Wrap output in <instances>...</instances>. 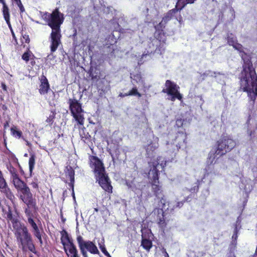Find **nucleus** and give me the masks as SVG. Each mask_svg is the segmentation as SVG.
<instances>
[{
	"mask_svg": "<svg viewBox=\"0 0 257 257\" xmlns=\"http://www.w3.org/2000/svg\"><path fill=\"white\" fill-rule=\"evenodd\" d=\"M242 59L243 64L239 77L240 89L247 92L248 97L253 105L257 96V75L253 67L251 57L244 53Z\"/></svg>",
	"mask_w": 257,
	"mask_h": 257,
	"instance_id": "f257e3e1",
	"label": "nucleus"
},
{
	"mask_svg": "<svg viewBox=\"0 0 257 257\" xmlns=\"http://www.w3.org/2000/svg\"><path fill=\"white\" fill-rule=\"evenodd\" d=\"M42 17L47 25L52 29L50 36V50L53 53L61 44V26L64 20V15L59 11L58 8H56L52 13H44Z\"/></svg>",
	"mask_w": 257,
	"mask_h": 257,
	"instance_id": "f03ea898",
	"label": "nucleus"
},
{
	"mask_svg": "<svg viewBox=\"0 0 257 257\" xmlns=\"http://www.w3.org/2000/svg\"><path fill=\"white\" fill-rule=\"evenodd\" d=\"M235 146V141L230 136L222 135L213 147L214 151L209 153L208 162L210 164H213L216 159H218L230 152Z\"/></svg>",
	"mask_w": 257,
	"mask_h": 257,
	"instance_id": "7ed1b4c3",
	"label": "nucleus"
},
{
	"mask_svg": "<svg viewBox=\"0 0 257 257\" xmlns=\"http://www.w3.org/2000/svg\"><path fill=\"white\" fill-rule=\"evenodd\" d=\"M14 229L15 230L14 234L18 244L19 247L21 246L22 250L25 251L28 248L30 251L36 254L37 253L36 247L27 227L24 224H22Z\"/></svg>",
	"mask_w": 257,
	"mask_h": 257,
	"instance_id": "20e7f679",
	"label": "nucleus"
},
{
	"mask_svg": "<svg viewBox=\"0 0 257 257\" xmlns=\"http://www.w3.org/2000/svg\"><path fill=\"white\" fill-rule=\"evenodd\" d=\"M17 191L18 197L26 205L25 208L33 209L37 212L38 208L37 201L27 183L24 181L14 186Z\"/></svg>",
	"mask_w": 257,
	"mask_h": 257,
	"instance_id": "39448f33",
	"label": "nucleus"
},
{
	"mask_svg": "<svg viewBox=\"0 0 257 257\" xmlns=\"http://www.w3.org/2000/svg\"><path fill=\"white\" fill-rule=\"evenodd\" d=\"M187 135L184 131H179L175 135L174 139L172 143L167 142L166 143L168 151L172 154H176L180 149L186 148Z\"/></svg>",
	"mask_w": 257,
	"mask_h": 257,
	"instance_id": "423d86ee",
	"label": "nucleus"
},
{
	"mask_svg": "<svg viewBox=\"0 0 257 257\" xmlns=\"http://www.w3.org/2000/svg\"><path fill=\"white\" fill-rule=\"evenodd\" d=\"M76 240L80 252L83 257H88L87 251L92 254H100V252L96 245L91 241H85L82 236L79 235Z\"/></svg>",
	"mask_w": 257,
	"mask_h": 257,
	"instance_id": "0eeeda50",
	"label": "nucleus"
},
{
	"mask_svg": "<svg viewBox=\"0 0 257 257\" xmlns=\"http://www.w3.org/2000/svg\"><path fill=\"white\" fill-rule=\"evenodd\" d=\"M68 103L72 115L78 124L83 125L84 122V117L82 114L83 110L81 104L75 98H70Z\"/></svg>",
	"mask_w": 257,
	"mask_h": 257,
	"instance_id": "6e6552de",
	"label": "nucleus"
},
{
	"mask_svg": "<svg viewBox=\"0 0 257 257\" xmlns=\"http://www.w3.org/2000/svg\"><path fill=\"white\" fill-rule=\"evenodd\" d=\"M165 88L163 89L162 92L170 95L171 96V101H174L176 99L180 101L182 100V95L179 91L180 87L176 83L170 80H167L165 82Z\"/></svg>",
	"mask_w": 257,
	"mask_h": 257,
	"instance_id": "1a4fd4ad",
	"label": "nucleus"
},
{
	"mask_svg": "<svg viewBox=\"0 0 257 257\" xmlns=\"http://www.w3.org/2000/svg\"><path fill=\"white\" fill-rule=\"evenodd\" d=\"M96 181L101 187L108 193H112V186L111 185V181L108 175L104 172L95 176Z\"/></svg>",
	"mask_w": 257,
	"mask_h": 257,
	"instance_id": "9d476101",
	"label": "nucleus"
},
{
	"mask_svg": "<svg viewBox=\"0 0 257 257\" xmlns=\"http://www.w3.org/2000/svg\"><path fill=\"white\" fill-rule=\"evenodd\" d=\"M89 161V166L93 169L95 176L105 171L103 162L97 156H90Z\"/></svg>",
	"mask_w": 257,
	"mask_h": 257,
	"instance_id": "9b49d317",
	"label": "nucleus"
},
{
	"mask_svg": "<svg viewBox=\"0 0 257 257\" xmlns=\"http://www.w3.org/2000/svg\"><path fill=\"white\" fill-rule=\"evenodd\" d=\"M166 33L164 31H155V38L152 39L150 43V46L151 45H155V48L154 51L160 50L159 47L161 45L164 46L165 43L166 38Z\"/></svg>",
	"mask_w": 257,
	"mask_h": 257,
	"instance_id": "f8f14e48",
	"label": "nucleus"
},
{
	"mask_svg": "<svg viewBox=\"0 0 257 257\" xmlns=\"http://www.w3.org/2000/svg\"><path fill=\"white\" fill-rule=\"evenodd\" d=\"M24 212L27 217L28 223L33 229V232L39 230L40 229L38 225L33 219V217H34V213H35L33 210L29 209V208H25Z\"/></svg>",
	"mask_w": 257,
	"mask_h": 257,
	"instance_id": "ddd939ff",
	"label": "nucleus"
},
{
	"mask_svg": "<svg viewBox=\"0 0 257 257\" xmlns=\"http://www.w3.org/2000/svg\"><path fill=\"white\" fill-rule=\"evenodd\" d=\"M179 11L176 8V7L172 10H169L164 16L162 19V21L166 24L170 21L174 17H175L176 20L179 22L181 23L183 19L181 15L179 13L178 16H176V15L178 13Z\"/></svg>",
	"mask_w": 257,
	"mask_h": 257,
	"instance_id": "4468645a",
	"label": "nucleus"
},
{
	"mask_svg": "<svg viewBox=\"0 0 257 257\" xmlns=\"http://www.w3.org/2000/svg\"><path fill=\"white\" fill-rule=\"evenodd\" d=\"M40 84L39 86V92L41 95H45L48 93L50 90V84L47 77L42 75L40 79Z\"/></svg>",
	"mask_w": 257,
	"mask_h": 257,
	"instance_id": "2eb2a0df",
	"label": "nucleus"
},
{
	"mask_svg": "<svg viewBox=\"0 0 257 257\" xmlns=\"http://www.w3.org/2000/svg\"><path fill=\"white\" fill-rule=\"evenodd\" d=\"M151 186L152 191L154 195L161 201L164 199L165 197L162 186L161 185L160 182L150 183Z\"/></svg>",
	"mask_w": 257,
	"mask_h": 257,
	"instance_id": "dca6fc26",
	"label": "nucleus"
},
{
	"mask_svg": "<svg viewBox=\"0 0 257 257\" xmlns=\"http://www.w3.org/2000/svg\"><path fill=\"white\" fill-rule=\"evenodd\" d=\"M157 142H153L151 141L145 147L146 151V155L149 158H153L154 157L155 150L159 147L158 138H156Z\"/></svg>",
	"mask_w": 257,
	"mask_h": 257,
	"instance_id": "f3484780",
	"label": "nucleus"
},
{
	"mask_svg": "<svg viewBox=\"0 0 257 257\" xmlns=\"http://www.w3.org/2000/svg\"><path fill=\"white\" fill-rule=\"evenodd\" d=\"M0 191L10 200L13 201L15 199V195L9 187L6 180L0 184Z\"/></svg>",
	"mask_w": 257,
	"mask_h": 257,
	"instance_id": "a211bd4d",
	"label": "nucleus"
},
{
	"mask_svg": "<svg viewBox=\"0 0 257 257\" xmlns=\"http://www.w3.org/2000/svg\"><path fill=\"white\" fill-rule=\"evenodd\" d=\"M8 169L11 174V179L14 186L23 181L19 177L17 170L12 165H10L8 167Z\"/></svg>",
	"mask_w": 257,
	"mask_h": 257,
	"instance_id": "6ab92c4d",
	"label": "nucleus"
},
{
	"mask_svg": "<svg viewBox=\"0 0 257 257\" xmlns=\"http://www.w3.org/2000/svg\"><path fill=\"white\" fill-rule=\"evenodd\" d=\"M66 176H68L70 179V182L69 183V186L72 190V195L75 198L74 195V182H75V171L74 169L71 167H67V171L66 172Z\"/></svg>",
	"mask_w": 257,
	"mask_h": 257,
	"instance_id": "aec40b11",
	"label": "nucleus"
},
{
	"mask_svg": "<svg viewBox=\"0 0 257 257\" xmlns=\"http://www.w3.org/2000/svg\"><path fill=\"white\" fill-rule=\"evenodd\" d=\"M6 214L7 215V220L11 221L14 229L22 225L19 221L18 216L13 214L12 211L10 207L9 208L8 211Z\"/></svg>",
	"mask_w": 257,
	"mask_h": 257,
	"instance_id": "412c9836",
	"label": "nucleus"
},
{
	"mask_svg": "<svg viewBox=\"0 0 257 257\" xmlns=\"http://www.w3.org/2000/svg\"><path fill=\"white\" fill-rule=\"evenodd\" d=\"M64 250L68 257H80L77 248L73 243L68 244L66 248H64Z\"/></svg>",
	"mask_w": 257,
	"mask_h": 257,
	"instance_id": "4be33fe9",
	"label": "nucleus"
},
{
	"mask_svg": "<svg viewBox=\"0 0 257 257\" xmlns=\"http://www.w3.org/2000/svg\"><path fill=\"white\" fill-rule=\"evenodd\" d=\"M158 164L159 163L154 165L153 168L150 171V174L151 175V176L150 178L149 183L160 182L159 180L160 171L157 169V166Z\"/></svg>",
	"mask_w": 257,
	"mask_h": 257,
	"instance_id": "5701e85b",
	"label": "nucleus"
},
{
	"mask_svg": "<svg viewBox=\"0 0 257 257\" xmlns=\"http://www.w3.org/2000/svg\"><path fill=\"white\" fill-rule=\"evenodd\" d=\"M60 234L61 235V242L63 245V248H66L68 245V244L73 243L72 240L69 236V234L66 230L63 229L60 231Z\"/></svg>",
	"mask_w": 257,
	"mask_h": 257,
	"instance_id": "b1692460",
	"label": "nucleus"
},
{
	"mask_svg": "<svg viewBox=\"0 0 257 257\" xmlns=\"http://www.w3.org/2000/svg\"><path fill=\"white\" fill-rule=\"evenodd\" d=\"M2 14L6 23L8 25L9 28L12 30V25L10 22V13L8 5L3 6L2 10Z\"/></svg>",
	"mask_w": 257,
	"mask_h": 257,
	"instance_id": "393cba45",
	"label": "nucleus"
},
{
	"mask_svg": "<svg viewBox=\"0 0 257 257\" xmlns=\"http://www.w3.org/2000/svg\"><path fill=\"white\" fill-rule=\"evenodd\" d=\"M128 96H136L140 98L142 96V94L138 91V88L136 86L134 87L127 93H120L119 94V96L121 97H124Z\"/></svg>",
	"mask_w": 257,
	"mask_h": 257,
	"instance_id": "a878e982",
	"label": "nucleus"
},
{
	"mask_svg": "<svg viewBox=\"0 0 257 257\" xmlns=\"http://www.w3.org/2000/svg\"><path fill=\"white\" fill-rule=\"evenodd\" d=\"M196 0H178L177 3L175 6L176 8L180 11L187 5L191 4L194 3Z\"/></svg>",
	"mask_w": 257,
	"mask_h": 257,
	"instance_id": "bb28decb",
	"label": "nucleus"
},
{
	"mask_svg": "<svg viewBox=\"0 0 257 257\" xmlns=\"http://www.w3.org/2000/svg\"><path fill=\"white\" fill-rule=\"evenodd\" d=\"M34 54L31 51L30 47H28L27 48V51L22 55V59L25 61L26 63H28L31 58L34 57Z\"/></svg>",
	"mask_w": 257,
	"mask_h": 257,
	"instance_id": "cd10ccee",
	"label": "nucleus"
},
{
	"mask_svg": "<svg viewBox=\"0 0 257 257\" xmlns=\"http://www.w3.org/2000/svg\"><path fill=\"white\" fill-rule=\"evenodd\" d=\"M56 109H53L51 110V113L49 114V116L47 117V118L46 120V122L50 126H51L53 124V123L54 121V119H55V117H56Z\"/></svg>",
	"mask_w": 257,
	"mask_h": 257,
	"instance_id": "c85d7f7f",
	"label": "nucleus"
},
{
	"mask_svg": "<svg viewBox=\"0 0 257 257\" xmlns=\"http://www.w3.org/2000/svg\"><path fill=\"white\" fill-rule=\"evenodd\" d=\"M11 135L16 138L20 139L22 137L23 133L21 131L18 130L17 126H13L11 128Z\"/></svg>",
	"mask_w": 257,
	"mask_h": 257,
	"instance_id": "c756f323",
	"label": "nucleus"
},
{
	"mask_svg": "<svg viewBox=\"0 0 257 257\" xmlns=\"http://www.w3.org/2000/svg\"><path fill=\"white\" fill-rule=\"evenodd\" d=\"M141 245L145 249L149 250L152 247V242L149 239H143L142 240Z\"/></svg>",
	"mask_w": 257,
	"mask_h": 257,
	"instance_id": "7c9ffc66",
	"label": "nucleus"
},
{
	"mask_svg": "<svg viewBox=\"0 0 257 257\" xmlns=\"http://www.w3.org/2000/svg\"><path fill=\"white\" fill-rule=\"evenodd\" d=\"M36 156L35 154H31L29 160V171L31 173L34 169L35 164Z\"/></svg>",
	"mask_w": 257,
	"mask_h": 257,
	"instance_id": "2f4dec72",
	"label": "nucleus"
},
{
	"mask_svg": "<svg viewBox=\"0 0 257 257\" xmlns=\"http://www.w3.org/2000/svg\"><path fill=\"white\" fill-rule=\"evenodd\" d=\"M12 2L15 3L20 10V14H22L24 12H25V9L22 4L21 0H11Z\"/></svg>",
	"mask_w": 257,
	"mask_h": 257,
	"instance_id": "473e14b6",
	"label": "nucleus"
},
{
	"mask_svg": "<svg viewBox=\"0 0 257 257\" xmlns=\"http://www.w3.org/2000/svg\"><path fill=\"white\" fill-rule=\"evenodd\" d=\"M227 41L228 45L232 46L237 42L236 38L234 37L231 33L228 34Z\"/></svg>",
	"mask_w": 257,
	"mask_h": 257,
	"instance_id": "72a5a7b5",
	"label": "nucleus"
},
{
	"mask_svg": "<svg viewBox=\"0 0 257 257\" xmlns=\"http://www.w3.org/2000/svg\"><path fill=\"white\" fill-rule=\"evenodd\" d=\"M166 23L163 22L162 20L158 25L155 26L156 31H164L166 27Z\"/></svg>",
	"mask_w": 257,
	"mask_h": 257,
	"instance_id": "f704fd0d",
	"label": "nucleus"
},
{
	"mask_svg": "<svg viewBox=\"0 0 257 257\" xmlns=\"http://www.w3.org/2000/svg\"><path fill=\"white\" fill-rule=\"evenodd\" d=\"M99 247L101 251L107 257H111L109 252L107 251L105 245L103 244L99 243Z\"/></svg>",
	"mask_w": 257,
	"mask_h": 257,
	"instance_id": "c9c22d12",
	"label": "nucleus"
},
{
	"mask_svg": "<svg viewBox=\"0 0 257 257\" xmlns=\"http://www.w3.org/2000/svg\"><path fill=\"white\" fill-rule=\"evenodd\" d=\"M34 235L38 239L41 244H43V240L42 238V235L41 233L40 230L33 232Z\"/></svg>",
	"mask_w": 257,
	"mask_h": 257,
	"instance_id": "e433bc0d",
	"label": "nucleus"
},
{
	"mask_svg": "<svg viewBox=\"0 0 257 257\" xmlns=\"http://www.w3.org/2000/svg\"><path fill=\"white\" fill-rule=\"evenodd\" d=\"M150 43V42L149 43L148 46H149V48H152V50H150V53H162V51L163 49L164 46H162V45H161V47H159L160 48V51L159 50L157 51H154V50L155 48V45H151V46H150V45H149Z\"/></svg>",
	"mask_w": 257,
	"mask_h": 257,
	"instance_id": "4c0bfd02",
	"label": "nucleus"
},
{
	"mask_svg": "<svg viewBox=\"0 0 257 257\" xmlns=\"http://www.w3.org/2000/svg\"><path fill=\"white\" fill-rule=\"evenodd\" d=\"M30 185L33 189H36L38 191H39V184L38 180L37 179L35 178L34 180L30 183Z\"/></svg>",
	"mask_w": 257,
	"mask_h": 257,
	"instance_id": "58836bf2",
	"label": "nucleus"
},
{
	"mask_svg": "<svg viewBox=\"0 0 257 257\" xmlns=\"http://www.w3.org/2000/svg\"><path fill=\"white\" fill-rule=\"evenodd\" d=\"M238 230L237 229V226L236 225L234 229L233 234L232 236V240H233V242H235V243H236L237 239L238 237Z\"/></svg>",
	"mask_w": 257,
	"mask_h": 257,
	"instance_id": "ea45409f",
	"label": "nucleus"
},
{
	"mask_svg": "<svg viewBox=\"0 0 257 257\" xmlns=\"http://www.w3.org/2000/svg\"><path fill=\"white\" fill-rule=\"evenodd\" d=\"M234 48L238 51L241 52L242 51V46L239 43H238L237 42L234 43V44L232 46Z\"/></svg>",
	"mask_w": 257,
	"mask_h": 257,
	"instance_id": "a19ab883",
	"label": "nucleus"
},
{
	"mask_svg": "<svg viewBox=\"0 0 257 257\" xmlns=\"http://www.w3.org/2000/svg\"><path fill=\"white\" fill-rule=\"evenodd\" d=\"M158 224L160 226L162 227L166 226V223L163 217L162 218H160L159 221H158Z\"/></svg>",
	"mask_w": 257,
	"mask_h": 257,
	"instance_id": "79ce46f5",
	"label": "nucleus"
},
{
	"mask_svg": "<svg viewBox=\"0 0 257 257\" xmlns=\"http://www.w3.org/2000/svg\"><path fill=\"white\" fill-rule=\"evenodd\" d=\"M184 120L180 118L177 119L176 121V124L178 127H181L183 125Z\"/></svg>",
	"mask_w": 257,
	"mask_h": 257,
	"instance_id": "37998d69",
	"label": "nucleus"
},
{
	"mask_svg": "<svg viewBox=\"0 0 257 257\" xmlns=\"http://www.w3.org/2000/svg\"><path fill=\"white\" fill-rule=\"evenodd\" d=\"M23 39L24 40V42L26 43L29 44L30 42V39L29 38V36L27 34L23 35Z\"/></svg>",
	"mask_w": 257,
	"mask_h": 257,
	"instance_id": "c03bdc74",
	"label": "nucleus"
},
{
	"mask_svg": "<svg viewBox=\"0 0 257 257\" xmlns=\"http://www.w3.org/2000/svg\"><path fill=\"white\" fill-rule=\"evenodd\" d=\"M83 135L84 136H83V135H81L82 138H85L86 140H87L88 141H90L91 140V136L89 135L88 133L86 134L84 133Z\"/></svg>",
	"mask_w": 257,
	"mask_h": 257,
	"instance_id": "a18cd8bd",
	"label": "nucleus"
},
{
	"mask_svg": "<svg viewBox=\"0 0 257 257\" xmlns=\"http://www.w3.org/2000/svg\"><path fill=\"white\" fill-rule=\"evenodd\" d=\"M185 202V201H179L177 202L176 204L175 205V208H181L183 206L184 203Z\"/></svg>",
	"mask_w": 257,
	"mask_h": 257,
	"instance_id": "49530a36",
	"label": "nucleus"
},
{
	"mask_svg": "<svg viewBox=\"0 0 257 257\" xmlns=\"http://www.w3.org/2000/svg\"><path fill=\"white\" fill-rule=\"evenodd\" d=\"M36 59V57H35V55H34V57H32L31 59L30 60V64L32 66H34V65H35L36 64V61H35V59Z\"/></svg>",
	"mask_w": 257,
	"mask_h": 257,
	"instance_id": "de8ad7c7",
	"label": "nucleus"
},
{
	"mask_svg": "<svg viewBox=\"0 0 257 257\" xmlns=\"http://www.w3.org/2000/svg\"><path fill=\"white\" fill-rule=\"evenodd\" d=\"M1 87H2V89L4 90V91L8 92V88H7V86L6 84H5V83H4L3 82H2L1 83Z\"/></svg>",
	"mask_w": 257,
	"mask_h": 257,
	"instance_id": "09e8293b",
	"label": "nucleus"
},
{
	"mask_svg": "<svg viewBox=\"0 0 257 257\" xmlns=\"http://www.w3.org/2000/svg\"><path fill=\"white\" fill-rule=\"evenodd\" d=\"M6 181V179L4 178L3 174L1 170H0V184Z\"/></svg>",
	"mask_w": 257,
	"mask_h": 257,
	"instance_id": "8fccbe9b",
	"label": "nucleus"
},
{
	"mask_svg": "<svg viewBox=\"0 0 257 257\" xmlns=\"http://www.w3.org/2000/svg\"><path fill=\"white\" fill-rule=\"evenodd\" d=\"M9 126V122L8 121H6L4 123V129H6Z\"/></svg>",
	"mask_w": 257,
	"mask_h": 257,
	"instance_id": "3c124183",
	"label": "nucleus"
},
{
	"mask_svg": "<svg viewBox=\"0 0 257 257\" xmlns=\"http://www.w3.org/2000/svg\"><path fill=\"white\" fill-rule=\"evenodd\" d=\"M0 3L2 4L3 6L7 5L5 0H0Z\"/></svg>",
	"mask_w": 257,
	"mask_h": 257,
	"instance_id": "603ef678",
	"label": "nucleus"
},
{
	"mask_svg": "<svg viewBox=\"0 0 257 257\" xmlns=\"http://www.w3.org/2000/svg\"><path fill=\"white\" fill-rule=\"evenodd\" d=\"M164 252L165 257H169V254L168 253V252L166 251V250L165 249L164 250Z\"/></svg>",
	"mask_w": 257,
	"mask_h": 257,
	"instance_id": "864d4df0",
	"label": "nucleus"
},
{
	"mask_svg": "<svg viewBox=\"0 0 257 257\" xmlns=\"http://www.w3.org/2000/svg\"><path fill=\"white\" fill-rule=\"evenodd\" d=\"M61 220L63 223H65V222L66 221V219L65 218H64L62 215H61Z\"/></svg>",
	"mask_w": 257,
	"mask_h": 257,
	"instance_id": "5fc2aeb1",
	"label": "nucleus"
},
{
	"mask_svg": "<svg viewBox=\"0 0 257 257\" xmlns=\"http://www.w3.org/2000/svg\"><path fill=\"white\" fill-rule=\"evenodd\" d=\"M2 108H3V109H4V110H6L7 109V106H5V105H4L3 106Z\"/></svg>",
	"mask_w": 257,
	"mask_h": 257,
	"instance_id": "6e6d98bb",
	"label": "nucleus"
},
{
	"mask_svg": "<svg viewBox=\"0 0 257 257\" xmlns=\"http://www.w3.org/2000/svg\"><path fill=\"white\" fill-rule=\"evenodd\" d=\"M91 73H92V72H90V76H91V78H92V79H94L95 77H94L93 75H91Z\"/></svg>",
	"mask_w": 257,
	"mask_h": 257,
	"instance_id": "4d7b16f0",
	"label": "nucleus"
},
{
	"mask_svg": "<svg viewBox=\"0 0 257 257\" xmlns=\"http://www.w3.org/2000/svg\"><path fill=\"white\" fill-rule=\"evenodd\" d=\"M94 211H95V212H98V208H94Z\"/></svg>",
	"mask_w": 257,
	"mask_h": 257,
	"instance_id": "13d9d810",
	"label": "nucleus"
},
{
	"mask_svg": "<svg viewBox=\"0 0 257 257\" xmlns=\"http://www.w3.org/2000/svg\"><path fill=\"white\" fill-rule=\"evenodd\" d=\"M114 48H112V51L111 52V53L113 54V53H114Z\"/></svg>",
	"mask_w": 257,
	"mask_h": 257,
	"instance_id": "bf43d9fd",
	"label": "nucleus"
},
{
	"mask_svg": "<svg viewBox=\"0 0 257 257\" xmlns=\"http://www.w3.org/2000/svg\"><path fill=\"white\" fill-rule=\"evenodd\" d=\"M26 142H27V145L30 146V144L29 143V142H28V141H26Z\"/></svg>",
	"mask_w": 257,
	"mask_h": 257,
	"instance_id": "052dcab7",
	"label": "nucleus"
},
{
	"mask_svg": "<svg viewBox=\"0 0 257 257\" xmlns=\"http://www.w3.org/2000/svg\"><path fill=\"white\" fill-rule=\"evenodd\" d=\"M67 192L66 190H65L64 192H63V196H64V194L65 193Z\"/></svg>",
	"mask_w": 257,
	"mask_h": 257,
	"instance_id": "680f3d73",
	"label": "nucleus"
},
{
	"mask_svg": "<svg viewBox=\"0 0 257 257\" xmlns=\"http://www.w3.org/2000/svg\"><path fill=\"white\" fill-rule=\"evenodd\" d=\"M29 257H34L33 255H30Z\"/></svg>",
	"mask_w": 257,
	"mask_h": 257,
	"instance_id": "e2e57ef3",
	"label": "nucleus"
}]
</instances>
